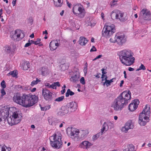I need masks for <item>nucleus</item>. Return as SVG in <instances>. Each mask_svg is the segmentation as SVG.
Instances as JSON below:
<instances>
[{
  "instance_id": "32",
  "label": "nucleus",
  "mask_w": 151,
  "mask_h": 151,
  "mask_svg": "<svg viewBox=\"0 0 151 151\" xmlns=\"http://www.w3.org/2000/svg\"><path fill=\"white\" fill-rule=\"evenodd\" d=\"M41 71L42 74L43 76H46L49 73V70L46 67H42Z\"/></svg>"
},
{
  "instance_id": "34",
  "label": "nucleus",
  "mask_w": 151,
  "mask_h": 151,
  "mask_svg": "<svg viewBox=\"0 0 151 151\" xmlns=\"http://www.w3.org/2000/svg\"><path fill=\"white\" fill-rule=\"evenodd\" d=\"M51 88L54 89H56V86H57L58 87L60 86V84L59 82H56L54 83L52 85H51Z\"/></svg>"
},
{
  "instance_id": "24",
  "label": "nucleus",
  "mask_w": 151,
  "mask_h": 151,
  "mask_svg": "<svg viewBox=\"0 0 151 151\" xmlns=\"http://www.w3.org/2000/svg\"><path fill=\"white\" fill-rule=\"evenodd\" d=\"M8 111L4 109H0V122L2 120V119H3L4 116H5L8 114Z\"/></svg>"
},
{
  "instance_id": "3",
  "label": "nucleus",
  "mask_w": 151,
  "mask_h": 151,
  "mask_svg": "<svg viewBox=\"0 0 151 151\" xmlns=\"http://www.w3.org/2000/svg\"><path fill=\"white\" fill-rule=\"evenodd\" d=\"M11 109L13 112L10 116L8 118L7 121L9 124L12 126L20 122L22 117V114L15 107H12Z\"/></svg>"
},
{
  "instance_id": "31",
  "label": "nucleus",
  "mask_w": 151,
  "mask_h": 151,
  "mask_svg": "<svg viewBox=\"0 0 151 151\" xmlns=\"http://www.w3.org/2000/svg\"><path fill=\"white\" fill-rule=\"evenodd\" d=\"M11 148L5 145H0V151H10Z\"/></svg>"
},
{
  "instance_id": "15",
  "label": "nucleus",
  "mask_w": 151,
  "mask_h": 151,
  "mask_svg": "<svg viewBox=\"0 0 151 151\" xmlns=\"http://www.w3.org/2000/svg\"><path fill=\"white\" fill-rule=\"evenodd\" d=\"M139 101L137 99H135L129 105L128 109L131 111L135 110L137 108L139 104Z\"/></svg>"
},
{
  "instance_id": "17",
  "label": "nucleus",
  "mask_w": 151,
  "mask_h": 151,
  "mask_svg": "<svg viewBox=\"0 0 151 151\" xmlns=\"http://www.w3.org/2000/svg\"><path fill=\"white\" fill-rule=\"evenodd\" d=\"M52 93L47 89H43L42 90V95L46 100H50L52 98Z\"/></svg>"
},
{
  "instance_id": "39",
  "label": "nucleus",
  "mask_w": 151,
  "mask_h": 151,
  "mask_svg": "<svg viewBox=\"0 0 151 151\" xmlns=\"http://www.w3.org/2000/svg\"><path fill=\"white\" fill-rule=\"evenodd\" d=\"M121 130L122 132L124 133H127L129 130L125 125L122 127Z\"/></svg>"
},
{
  "instance_id": "14",
  "label": "nucleus",
  "mask_w": 151,
  "mask_h": 151,
  "mask_svg": "<svg viewBox=\"0 0 151 151\" xmlns=\"http://www.w3.org/2000/svg\"><path fill=\"white\" fill-rule=\"evenodd\" d=\"M140 15L143 17V18L145 20H150L151 19V14L146 9H142Z\"/></svg>"
},
{
  "instance_id": "42",
  "label": "nucleus",
  "mask_w": 151,
  "mask_h": 151,
  "mask_svg": "<svg viewBox=\"0 0 151 151\" xmlns=\"http://www.w3.org/2000/svg\"><path fill=\"white\" fill-rule=\"evenodd\" d=\"M40 108L42 111H46L49 110L50 108V106L48 105L44 107L41 106Z\"/></svg>"
},
{
  "instance_id": "25",
  "label": "nucleus",
  "mask_w": 151,
  "mask_h": 151,
  "mask_svg": "<svg viewBox=\"0 0 151 151\" xmlns=\"http://www.w3.org/2000/svg\"><path fill=\"white\" fill-rule=\"evenodd\" d=\"M48 120L49 124L52 126L56 125V122L57 121V120L56 119L52 117H48Z\"/></svg>"
},
{
  "instance_id": "52",
  "label": "nucleus",
  "mask_w": 151,
  "mask_h": 151,
  "mask_svg": "<svg viewBox=\"0 0 151 151\" xmlns=\"http://www.w3.org/2000/svg\"><path fill=\"white\" fill-rule=\"evenodd\" d=\"M39 150L40 151H47V150L44 147H41L39 148Z\"/></svg>"
},
{
  "instance_id": "44",
  "label": "nucleus",
  "mask_w": 151,
  "mask_h": 151,
  "mask_svg": "<svg viewBox=\"0 0 151 151\" xmlns=\"http://www.w3.org/2000/svg\"><path fill=\"white\" fill-rule=\"evenodd\" d=\"M146 68L145 66L142 64H141V65L139 66V68L137 69V71H139L142 70H145Z\"/></svg>"
},
{
  "instance_id": "12",
  "label": "nucleus",
  "mask_w": 151,
  "mask_h": 151,
  "mask_svg": "<svg viewBox=\"0 0 151 151\" xmlns=\"http://www.w3.org/2000/svg\"><path fill=\"white\" fill-rule=\"evenodd\" d=\"M89 133V130L87 129L79 130L78 139H84L87 137Z\"/></svg>"
},
{
  "instance_id": "58",
  "label": "nucleus",
  "mask_w": 151,
  "mask_h": 151,
  "mask_svg": "<svg viewBox=\"0 0 151 151\" xmlns=\"http://www.w3.org/2000/svg\"><path fill=\"white\" fill-rule=\"evenodd\" d=\"M3 14V10L2 9H0V19L1 17H3L2 15Z\"/></svg>"
},
{
  "instance_id": "40",
  "label": "nucleus",
  "mask_w": 151,
  "mask_h": 151,
  "mask_svg": "<svg viewBox=\"0 0 151 151\" xmlns=\"http://www.w3.org/2000/svg\"><path fill=\"white\" fill-rule=\"evenodd\" d=\"M64 99V96H62L60 97H59L56 99L55 100V101L57 102H60L62 101Z\"/></svg>"
},
{
  "instance_id": "43",
  "label": "nucleus",
  "mask_w": 151,
  "mask_h": 151,
  "mask_svg": "<svg viewBox=\"0 0 151 151\" xmlns=\"http://www.w3.org/2000/svg\"><path fill=\"white\" fill-rule=\"evenodd\" d=\"M100 133H98L95 135H93L92 137V139L93 140H96L100 136Z\"/></svg>"
},
{
  "instance_id": "47",
  "label": "nucleus",
  "mask_w": 151,
  "mask_h": 151,
  "mask_svg": "<svg viewBox=\"0 0 151 151\" xmlns=\"http://www.w3.org/2000/svg\"><path fill=\"white\" fill-rule=\"evenodd\" d=\"M1 97H3L6 94V93L4 90V88L1 89Z\"/></svg>"
},
{
  "instance_id": "51",
  "label": "nucleus",
  "mask_w": 151,
  "mask_h": 151,
  "mask_svg": "<svg viewBox=\"0 0 151 151\" xmlns=\"http://www.w3.org/2000/svg\"><path fill=\"white\" fill-rule=\"evenodd\" d=\"M41 40L39 38H37L36 41H35L34 44L35 45H37L40 43Z\"/></svg>"
},
{
  "instance_id": "60",
  "label": "nucleus",
  "mask_w": 151,
  "mask_h": 151,
  "mask_svg": "<svg viewBox=\"0 0 151 151\" xmlns=\"http://www.w3.org/2000/svg\"><path fill=\"white\" fill-rule=\"evenodd\" d=\"M17 0H13L12 1V4L13 6L15 5Z\"/></svg>"
},
{
  "instance_id": "64",
  "label": "nucleus",
  "mask_w": 151,
  "mask_h": 151,
  "mask_svg": "<svg viewBox=\"0 0 151 151\" xmlns=\"http://www.w3.org/2000/svg\"><path fill=\"white\" fill-rule=\"evenodd\" d=\"M66 3L67 4L68 6L70 8L71 6V4L69 3L68 1H66Z\"/></svg>"
},
{
  "instance_id": "9",
  "label": "nucleus",
  "mask_w": 151,
  "mask_h": 151,
  "mask_svg": "<svg viewBox=\"0 0 151 151\" xmlns=\"http://www.w3.org/2000/svg\"><path fill=\"white\" fill-rule=\"evenodd\" d=\"M66 132L68 136L71 138L78 139V137L79 132V129L68 127L67 129Z\"/></svg>"
},
{
  "instance_id": "33",
  "label": "nucleus",
  "mask_w": 151,
  "mask_h": 151,
  "mask_svg": "<svg viewBox=\"0 0 151 151\" xmlns=\"http://www.w3.org/2000/svg\"><path fill=\"white\" fill-rule=\"evenodd\" d=\"M79 78V76L78 75H75L74 76H72L70 80L71 81L73 82H76L78 81Z\"/></svg>"
},
{
  "instance_id": "19",
  "label": "nucleus",
  "mask_w": 151,
  "mask_h": 151,
  "mask_svg": "<svg viewBox=\"0 0 151 151\" xmlns=\"http://www.w3.org/2000/svg\"><path fill=\"white\" fill-rule=\"evenodd\" d=\"M22 99V96L19 93H16L14 94L13 98V100L14 102L19 104Z\"/></svg>"
},
{
  "instance_id": "41",
  "label": "nucleus",
  "mask_w": 151,
  "mask_h": 151,
  "mask_svg": "<svg viewBox=\"0 0 151 151\" xmlns=\"http://www.w3.org/2000/svg\"><path fill=\"white\" fill-rule=\"evenodd\" d=\"M104 81H105V82L103 83V85H106V87H107L111 85V83L109 80L106 79Z\"/></svg>"
},
{
  "instance_id": "59",
  "label": "nucleus",
  "mask_w": 151,
  "mask_h": 151,
  "mask_svg": "<svg viewBox=\"0 0 151 151\" xmlns=\"http://www.w3.org/2000/svg\"><path fill=\"white\" fill-rule=\"evenodd\" d=\"M45 85V86L49 88H50L51 87V85H50L49 83H46Z\"/></svg>"
},
{
  "instance_id": "6",
  "label": "nucleus",
  "mask_w": 151,
  "mask_h": 151,
  "mask_svg": "<svg viewBox=\"0 0 151 151\" xmlns=\"http://www.w3.org/2000/svg\"><path fill=\"white\" fill-rule=\"evenodd\" d=\"M116 31L115 26L113 24L108 23L105 25L102 32L103 37L109 38Z\"/></svg>"
},
{
  "instance_id": "13",
  "label": "nucleus",
  "mask_w": 151,
  "mask_h": 151,
  "mask_svg": "<svg viewBox=\"0 0 151 151\" xmlns=\"http://www.w3.org/2000/svg\"><path fill=\"white\" fill-rule=\"evenodd\" d=\"M93 145V144L88 140H84L81 142L78 147L83 149H88Z\"/></svg>"
},
{
  "instance_id": "62",
  "label": "nucleus",
  "mask_w": 151,
  "mask_h": 151,
  "mask_svg": "<svg viewBox=\"0 0 151 151\" xmlns=\"http://www.w3.org/2000/svg\"><path fill=\"white\" fill-rule=\"evenodd\" d=\"M92 21H91V22L90 23H89L88 25H90L91 26H94L95 24V23H92Z\"/></svg>"
},
{
  "instance_id": "18",
  "label": "nucleus",
  "mask_w": 151,
  "mask_h": 151,
  "mask_svg": "<svg viewBox=\"0 0 151 151\" xmlns=\"http://www.w3.org/2000/svg\"><path fill=\"white\" fill-rule=\"evenodd\" d=\"M58 46L59 43L57 40H53L49 44L50 50L52 51L55 50Z\"/></svg>"
},
{
  "instance_id": "26",
  "label": "nucleus",
  "mask_w": 151,
  "mask_h": 151,
  "mask_svg": "<svg viewBox=\"0 0 151 151\" xmlns=\"http://www.w3.org/2000/svg\"><path fill=\"white\" fill-rule=\"evenodd\" d=\"M88 40L83 37H81L79 41V44L81 45H85Z\"/></svg>"
},
{
  "instance_id": "27",
  "label": "nucleus",
  "mask_w": 151,
  "mask_h": 151,
  "mask_svg": "<svg viewBox=\"0 0 151 151\" xmlns=\"http://www.w3.org/2000/svg\"><path fill=\"white\" fill-rule=\"evenodd\" d=\"M54 4L56 7H60L63 5V0H53Z\"/></svg>"
},
{
  "instance_id": "16",
  "label": "nucleus",
  "mask_w": 151,
  "mask_h": 151,
  "mask_svg": "<svg viewBox=\"0 0 151 151\" xmlns=\"http://www.w3.org/2000/svg\"><path fill=\"white\" fill-rule=\"evenodd\" d=\"M116 39L117 43L119 45H122L126 41L125 36L124 34H116Z\"/></svg>"
},
{
  "instance_id": "1",
  "label": "nucleus",
  "mask_w": 151,
  "mask_h": 151,
  "mask_svg": "<svg viewBox=\"0 0 151 151\" xmlns=\"http://www.w3.org/2000/svg\"><path fill=\"white\" fill-rule=\"evenodd\" d=\"M134 54L130 50L126 49L120 52V60L122 63L126 66H129L134 63Z\"/></svg>"
},
{
  "instance_id": "22",
  "label": "nucleus",
  "mask_w": 151,
  "mask_h": 151,
  "mask_svg": "<svg viewBox=\"0 0 151 151\" xmlns=\"http://www.w3.org/2000/svg\"><path fill=\"white\" fill-rule=\"evenodd\" d=\"M116 19L122 22H124L126 19V17L124 16V14L121 12H119Z\"/></svg>"
},
{
  "instance_id": "29",
  "label": "nucleus",
  "mask_w": 151,
  "mask_h": 151,
  "mask_svg": "<svg viewBox=\"0 0 151 151\" xmlns=\"http://www.w3.org/2000/svg\"><path fill=\"white\" fill-rule=\"evenodd\" d=\"M128 129H132L134 128L133 123L131 121H129L127 122L125 124Z\"/></svg>"
},
{
  "instance_id": "2",
  "label": "nucleus",
  "mask_w": 151,
  "mask_h": 151,
  "mask_svg": "<svg viewBox=\"0 0 151 151\" xmlns=\"http://www.w3.org/2000/svg\"><path fill=\"white\" fill-rule=\"evenodd\" d=\"M150 113V106L149 104H147L139 117L138 123L140 125L144 126L149 122Z\"/></svg>"
},
{
  "instance_id": "23",
  "label": "nucleus",
  "mask_w": 151,
  "mask_h": 151,
  "mask_svg": "<svg viewBox=\"0 0 151 151\" xmlns=\"http://www.w3.org/2000/svg\"><path fill=\"white\" fill-rule=\"evenodd\" d=\"M109 127L108 124L106 122H104L102 126V129L100 132L101 135H102L105 132L108 130Z\"/></svg>"
},
{
  "instance_id": "8",
  "label": "nucleus",
  "mask_w": 151,
  "mask_h": 151,
  "mask_svg": "<svg viewBox=\"0 0 151 151\" xmlns=\"http://www.w3.org/2000/svg\"><path fill=\"white\" fill-rule=\"evenodd\" d=\"M73 13L78 17L83 18L85 16L86 11L82 6L76 5L73 7Z\"/></svg>"
},
{
  "instance_id": "21",
  "label": "nucleus",
  "mask_w": 151,
  "mask_h": 151,
  "mask_svg": "<svg viewBox=\"0 0 151 151\" xmlns=\"http://www.w3.org/2000/svg\"><path fill=\"white\" fill-rule=\"evenodd\" d=\"M77 104L75 102H72L69 103V107L70 112H73L77 109Z\"/></svg>"
},
{
  "instance_id": "61",
  "label": "nucleus",
  "mask_w": 151,
  "mask_h": 151,
  "mask_svg": "<svg viewBox=\"0 0 151 151\" xmlns=\"http://www.w3.org/2000/svg\"><path fill=\"white\" fill-rule=\"evenodd\" d=\"M10 47L9 46H7L6 47V50L8 52H9L10 51Z\"/></svg>"
},
{
  "instance_id": "35",
  "label": "nucleus",
  "mask_w": 151,
  "mask_h": 151,
  "mask_svg": "<svg viewBox=\"0 0 151 151\" xmlns=\"http://www.w3.org/2000/svg\"><path fill=\"white\" fill-rule=\"evenodd\" d=\"M118 12H117L115 11H113L111 15V18L112 19H116L117 16H118Z\"/></svg>"
},
{
  "instance_id": "37",
  "label": "nucleus",
  "mask_w": 151,
  "mask_h": 151,
  "mask_svg": "<svg viewBox=\"0 0 151 151\" xmlns=\"http://www.w3.org/2000/svg\"><path fill=\"white\" fill-rule=\"evenodd\" d=\"M17 73L15 70L10 72L9 73L7 74L8 76L11 75L13 77H15L17 75Z\"/></svg>"
},
{
  "instance_id": "38",
  "label": "nucleus",
  "mask_w": 151,
  "mask_h": 151,
  "mask_svg": "<svg viewBox=\"0 0 151 151\" xmlns=\"http://www.w3.org/2000/svg\"><path fill=\"white\" fill-rule=\"evenodd\" d=\"M40 80H39L38 78H37L36 79V81H33L30 84V85L32 86H33L37 84L38 83L40 82Z\"/></svg>"
},
{
  "instance_id": "53",
  "label": "nucleus",
  "mask_w": 151,
  "mask_h": 151,
  "mask_svg": "<svg viewBox=\"0 0 151 151\" xmlns=\"http://www.w3.org/2000/svg\"><path fill=\"white\" fill-rule=\"evenodd\" d=\"M102 56L101 55H99L98 56H96L95 59L93 60L94 61L98 59L99 58H101V57H102Z\"/></svg>"
},
{
  "instance_id": "63",
  "label": "nucleus",
  "mask_w": 151,
  "mask_h": 151,
  "mask_svg": "<svg viewBox=\"0 0 151 151\" xmlns=\"http://www.w3.org/2000/svg\"><path fill=\"white\" fill-rule=\"evenodd\" d=\"M124 83V81L123 80H122L121 81V83L119 84V86L121 87L122 86L123 84Z\"/></svg>"
},
{
  "instance_id": "30",
  "label": "nucleus",
  "mask_w": 151,
  "mask_h": 151,
  "mask_svg": "<svg viewBox=\"0 0 151 151\" xmlns=\"http://www.w3.org/2000/svg\"><path fill=\"white\" fill-rule=\"evenodd\" d=\"M23 69L27 70L30 67V63L28 62H23L22 64Z\"/></svg>"
},
{
  "instance_id": "36",
  "label": "nucleus",
  "mask_w": 151,
  "mask_h": 151,
  "mask_svg": "<svg viewBox=\"0 0 151 151\" xmlns=\"http://www.w3.org/2000/svg\"><path fill=\"white\" fill-rule=\"evenodd\" d=\"M74 92L71 91L70 89H68L65 93V96L66 97H68L69 95L72 96L74 95Z\"/></svg>"
},
{
  "instance_id": "11",
  "label": "nucleus",
  "mask_w": 151,
  "mask_h": 151,
  "mask_svg": "<svg viewBox=\"0 0 151 151\" xmlns=\"http://www.w3.org/2000/svg\"><path fill=\"white\" fill-rule=\"evenodd\" d=\"M131 93L129 91H124L122 92L117 97L121 101L124 102V104L126 105L127 101L130 100L131 98Z\"/></svg>"
},
{
  "instance_id": "20",
  "label": "nucleus",
  "mask_w": 151,
  "mask_h": 151,
  "mask_svg": "<svg viewBox=\"0 0 151 151\" xmlns=\"http://www.w3.org/2000/svg\"><path fill=\"white\" fill-rule=\"evenodd\" d=\"M69 108L64 106H62L60 110V112L58 113L59 115L63 116L68 114L69 112Z\"/></svg>"
},
{
  "instance_id": "7",
  "label": "nucleus",
  "mask_w": 151,
  "mask_h": 151,
  "mask_svg": "<svg viewBox=\"0 0 151 151\" xmlns=\"http://www.w3.org/2000/svg\"><path fill=\"white\" fill-rule=\"evenodd\" d=\"M124 102L121 101L118 97L115 99L111 103V107L115 111H121L126 105Z\"/></svg>"
},
{
  "instance_id": "4",
  "label": "nucleus",
  "mask_w": 151,
  "mask_h": 151,
  "mask_svg": "<svg viewBox=\"0 0 151 151\" xmlns=\"http://www.w3.org/2000/svg\"><path fill=\"white\" fill-rule=\"evenodd\" d=\"M37 100L38 97L35 95H23L19 105L25 107H28L34 104Z\"/></svg>"
},
{
  "instance_id": "57",
  "label": "nucleus",
  "mask_w": 151,
  "mask_h": 151,
  "mask_svg": "<svg viewBox=\"0 0 151 151\" xmlns=\"http://www.w3.org/2000/svg\"><path fill=\"white\" fill-rule=\"evenodd\" d=\"M101 18L103 19V20H105V18H104L105 15L102 12L101 13Z\"/></svg>"
},
{
  "instance_id": "55",
  "label": "nucleus",
  "mask_w": 151,
  "mask_h": 151,
  "mask_svg": "<svg viewBox=\"0 0 151 151\" xmlns=\"http://www.w3.org/2000/svg\"><path fill=\"white\" fill-rule=\"evenodd\" d=\"M83 71L85 73V74L86 75L87 72V67H85L83 69Z\"/></svg>"
},
{
  "instance_id": "28",
  "label": "nucleus",
  "mask_w": 151,
  "mask_h": 151,
  "mask_svg": "<svg viewBox=\"0 0 151 151\" xmlns=\"http://www.w3.org/2000/svg\"><path fill=\"white\" fill-rule=\"evenodd\" d=\"M134 147L132 145H128L125 147L123 151H134Z\"/></svg>"
},
{
  "instance_id": "46",
  "label": "nucleus",
  "mask_w": 151,
  "mask_h": 151,
  "mask_svg": "<svg viewBox=\"0 0 151 151\" xmlns=\"http://www.w3.org/2000/svg\"><path fill=\"white\" fill-rule=\"evenodd\" d=\"M1 86L2 88H5L6 87V85L5 81L3 80L1 83Z\"/></svg>"
},
{
  "instance_id": "49",
  "label": "nucleus",
  "mask_w": 151,
  "mask_h": 151,
  "mask_svg": "<svg viewBox=\"0 0 151 151\" xmlns=\"http://www.w3.org/2000/svg\"><path fill=\"white\" fill-rule=\"evenodd\" d=\"M117 2V0H113L112 1L110 2V4L111 6H113L116 5Z\"/></svg>"
},
{
  "instance_id": "45",
  "label": "nucleus",
  "mask_w": 151,
  "mask_h": 151,
  "mask_svg": "<svg viewBox=\"0 0 151 151\" xmlns=\"http://www.w3.org/2000/svg\"><path fill=\"white\" fill-rule=\"evenodd\" d=\"M109 40H110V42L112 43H115L116 42H117L116 39V35L114 37L111 38Z\"/></svg>"
},
{
  "instance_id": "54",
  "label": "nucleus",
  "mask_w": 151,
  "mask_h": 151,
  "mask_svg": "<svg viewBox=\"0 0 151 151\" xmlns=\"http://www.w3.org/2000/svg\"><path fill=\"white\" fill-rule=\"evenodd\" d=\"M96 51V48L94 47V46H93L91 48V49L90 50L91 52H93V51Z\"/></svg>"
},
{
  "instance_id": "5",
  "label": "nucleus",
  "mask_w": 151,
  "mask_h": 151,
  "mask_svg": "<svg viewBox=\"0 0 151 151\" xmlns=\"http://www.w3.org/2000/svg\"><path fill=\"white\" fill-rule=\"evenodd\" d=\"M61 135L59 133L54 134L50 137V144L53 148H60L62 144Z\"/></svg>"
},
{
  "instance_id": "56",
  "label": "nucleus",
  "mask_w": 151,
  "mask_h": 151,
  "mask_svg": "<svg viewBox=\"0 0 151 151\" xmlns=\"http://www.w3.org/2000/svg\"><path fill=\"white\" fill-rule=\"evenodd\" d=\"M30 45H31V44H30V43L28 41V42L27 43H26L25 44L24 47H27L29 46Z\"/></svg>"
},
{
  "instance_id": "50",
  "label": "nucleus",
  "mask_w": 151,
  "mask_h": 151,
  "mask_svg": "<svg viewBox=\"0 0 151 151\" xmlns=\"http://www.w3.org/2000/svg\"><path fill=\"white\" fill-rule=\"evenodd\" d=\"M107 77L104 74H102L101 76V78H102V81L103 82L106 80L107 79Z\"/></svg>"
},
{
  "instance_id": "48",
  "label": "nucleus",
  "mask_w": 151,
  "mask_h": 151,
  "mask_svg": "<svg viewBox=\"0 0 151 151\" xmlns=\"http://www.w3.org/2000/svg\"><path fill=\"white\" fill-rule=\"evenodd\" d=\"M80 82L83 85L85 84L86 82L84 78L83 77H82L80 80Z\"/></svg>"
},
{
  "instance_id": "10",
  "label": "nucleus",
  "mask_w": 151,
  "mask_h": 151,
  "mask_svg": "<svg viewBox=\"0 0 151 151\" xmlns=\"http://www.w3.org/2000/svg\"><path fill=\"white\" fill-rule=\"evenodd\" d=\"M24 36V34L19 29H17L11 33L10 37L14 40H18L23 38Z\"/></svg>"
}]
</instances>
